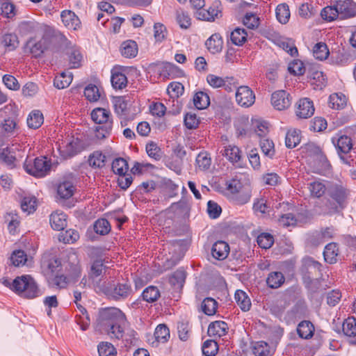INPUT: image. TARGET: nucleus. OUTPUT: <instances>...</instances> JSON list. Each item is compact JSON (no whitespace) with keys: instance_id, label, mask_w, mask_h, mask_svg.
I'll return each mask as SVG.
<instances>
[{"instance_id":"1","label":"nucleus","mask_w":356,"mask_h":356,"mask_svg":"<svg viewBox=\"0 0 356 356\" xmlns=\"http://www.w3.org/2000/svg\"><path fill=\"white\" fill-rule=\"evenodd\" d=\"M128 323L124 314L117 308L103 310L97 320L98 329L106 333L111 339H124Z\"/></svg>"},{"instance_id":"2","label":"nucleus","mask_w":356,"mask_h":356,"mask_svg":"<svg viewBox=\"0 0 356 356\" xmlns=\"http://www.w3.org/2000/svg\"><path fill=\"white\" fill-rule=\"evenodd\" d=\"M91 118L97 126L95 127V136L98 139L108 137L113 128L111 113L103 108H96L91 112Z\"/></svg>"},{"instance_id":"3","label":"nucleus","mask_w":356,"mask_h":356,"mask_svg":"<svg viewBox=\"0 0 356 356\" xmlns=\"http://www.w3.org/2000/svg\"><path fill=\"white\" fill-rule=\"evenodd\" d=\"M13 291L26 298H34L40 296V289L30 275H22L13 280Z\"/></svg>"},{"instance_id":"4","label":"nucleus","mask_w":356,"mask_h":356,"mask_svg":"<svg viewBox=\"0 0 356 356\" xmlns=\"http://www.w3.org/2000/svg\"><path fill=\"white\" fill-rule=\"evenodd\" d=\"M327 193L332 201L327 205L329 213L337 212L345 207L348 192L342 184H330L327 186Z\"/></svg>"},{"instance_id":"5","label":"nucleus","mask_w":356,"mask_h":356,"mask_svg":"<svg viewBox=\"0 0 356 356\" xmlns=\"http://www.w3.org/2000/svg\"><path fill=\"white\" fill-rule=\"evenodd\" d=\"M102 290L109 298L120 300L127 298L131 293V288L126 283L112 281L105 283Z\"/></svg>"},{"instance_id":"6","label":"nucleus","mask_w":356,"mask_h":356,"mask_svg":"<svg viewBox=\"0 0 356 356\" xmlns=\"http://www.w3.org/2000/svg\"><path fill=\"white\" fill-rule=\"evenodd\" d=\"M332 142L337 149L341 160L348 165H353V163H356V161L346 156L353 149L352 139L348 136L341 135L337 138H332Z\"/></svg>"},{"instance_id":"7","label":"nucleus","mask_w":356,"mask_h":356,"mask_svg":"<svg viewBox=\"0 0 356 356\" xmlns=\"http://www.w3.org/2000/svg\"><path fill=\"white\" fill-rule=\"evenodd\" d=\"M25 170L35 177H44L50 170L51 163L46 157L36 158L33 163L26 161L24 163Z\"/></svg>"},{"instance_id":"8","label":"nucleus","mask_w":356,"mask_h":356,"mask_svg":"<svg viewBox=\"0 0 356 356\" xmlns=\"http://www.w3.org/2000/svg\"><path fill=\"white\" fill-rule=\"evenodd\" d=\"M235 98L237 104L243 108L250 107L255 102L254 92L247 86H241L237 88Z\"/></svg>"},{"instance_id":"9","label":"nucleus","mask_w":356,"mask_h":356,"mask_svg":"<svg viewBox=\"0 0 356 356\" xmlns=\"http://www.w3.org/2000/svg\"><path fill=\"white\" fill-rule=\"evenodd\" d=\"M59 149L65 158L72 157L82 150L81 142L78 138H70L62 142Z\"/></svg>"},{"instance_id":"10","label":"nucleus","mask_w":356,"mask_h":356,"mask_svg":"<svg viewBox=\"0 0 356 356\" xmlns=\"http://www.w3.org/2000/svg\"><path fill=\"white\" fill-rule=\"evenodd\" d=\"M341 19L356 15V5L352 0H337L334 5Z\"/></svg>"},{"instance_id":"11","label":"nucleus","mask_w":356,"mask_h":356,"mask_svg":"<svg viewBox=\"0 0 356 356\" xmlns=\"http://www.w3.org/2000/svg\"><path fill=\"white\" fill-rule=\"evenodd\" d=\"M271 103L275 109L278 111L284 110L291 105L289 94L285 90H277L272 94Z\"/></svg>"},{"instance_id":"12","label":"nucleus","mask_w":356,"mask_h":356,"mask_svg":"<svg viewBox=\"0 0 356 356\" xmlns=\"http://www.w3.org/2000/svg\"><path fill=\"white\" fill-rule=\"evenodd\" d=\"M19 33L22 35H36L44 29V26L34 21H24L18 26Z\"/></svg>"},{"instance_id":"13","label":"nucleus","mask_w":356,"mask_h":356,"mask_svg":"<svg viewBox=\"0 0 356 356\" xmlns=\"http://www.w3.org/2000/svg\"><path fill=\"white\" fill-rule=\"evenodd\" d=\"M127 67H115L111 70V83L115 89H122L127 86V79L122 72L125 71Z\"/></svg>"},{"instance_id":"14","label":"nucleus","mask_w":356,"mask_h":356,"mask_svg":"<svg viewBox=\"0 0 356 356\" xmlns=\"http://www.w3.org/2000/svg\"><path fill=\"white\" fill-rule=\"evenodd\" d=\"M296 115L300 118H310L314 113L313 102L308 98L299 100L297 104Z\"/></svg>"},{"instance_id":"15","label":"nucleus","mask_w":356,"mask_h":356,"mask_svg":"<svg viewBox=\"0 0 356 356\" xmlns=\"http://www.w3.org/2000/svg\"><path fill=\"white\" fill-rule=\"evenodd\" d=\"M232 80V78H222L212 74H209L207 76V81L210 86L213 88L224 87L225 89L228 92H231L232 90L231 86V82Z\"/></svg>"},{"instance_id":"16","label":"nucleus","mask_w":356,"mask_h":356,"mask_svg":"<svg viewBox=\"0 0 356 356\" xmlns=\"http://www.w3.org/2000/svg\"><path fill=\"white\" fill-rule=\"evenodd\" d=\"M76 190V187L72 179H63L57 186V195L63 200L70 198Z\"/></svg>"},{"instance_id":"17","label":"nucleus","mask_w":356,"mask_h":356,"mask_svg":"<svg viewBox=\"0 0 356 356\" xmlns=\"http://www.w3.org/2000/svg\"><path fill=\"white\" fill-rule=\"evenodd\" d=\"M60 17L65 26L69 29L76 30L81 26V21L74 12L65 10L61 12Z\"/></svg>"},{"instance_id":"18","label":"nucleus","mask_w":356,"mask_h":356,"mask_svg":"<svg viewBox=\"0 0 356 356\" xmlns=\"http://www.w3.org/2000/svg\"><path fill=\"white\" fill-rule=\"evenodd\" d=\"M41 266L44 273L49 277H53L61 269L60 261L56 258L43 260Z\"/></svg>"},{"instance_id":"19","label":"nucleus","mask_w":356,"mask_h":356,"mask_svg":"<svg viewBox=\"0 0 356 356\" xmlns=\"http://www.w3.org/2000/svg\"><path fill=\"white\" fill-rule=\"evenodd\" d=\"M228 330L227 324L222 321H216L209 324L207 333L211 337H221L225 336Z\"/></svg>"},{"instance_id":"20","label":"nucleus","mask_w":356,"mask_h":356,"mask_svg":"<svg viewBox=\"0 0 356 356\" xmlns=\"http://www.w3.org/2000/svg\"><path fill=\"white\" fill-rule=\"evenodd\" d=\"M69 259L72 260L66 266V269L68 272L69 279L73 282L77 281L78 278L80 277L81 274V268L79 264L77 257L75 254H72Z\"/></svg>"},{"instance_id":"21","label":"nucleus","mask_w":356,"mask_h":356,"mask_svg":"<svg viewBox=\"0 0 356 356\" xmlns=\"http://www.w3.org/2000/svg\"><path fill=\"white\" fill-rule=\"evenodd\" d=\"M229 251V245L222 241L216 242L211 249L212 256L218 260H223L227 258Z\"/></svg>"},{"instance_id":"22","label":"nucleus","mask_w":356,"mask_h":356,"mask_svg":"<svg viewBox=\"0 0 356 356\" xmlns=\"http://www.w3.org/2000/svg\"><path fill=\"white\" fill-rule=\"evenodd\" d=\"M49 222L54 230H63L67 226V216L63 212L56 211L50 215Z\"/></svg>"},{"instance_id":"23","label":"nucleus","mask_w":356,"mask_h":356,"mask_svg":"<svg viewBox=\"0 0 356 356\" xmlns=\"http://www.w3.org/2000/svg\"><path fill=\"white\" fill-rule=\"evenodd\" d=\"M113 104L116 113L121 116H126L131 106V102L124 97H115Z\"/></svg>"},{"instance_id":"24","label":"nucleus","mask_w":356,"mask_h":356,"mask_svg":"<svg viewBox=\"0 0 356 356\" xmlns=\"http://www.w3.org/2000/svg\"><path fill=\"white\" fill-rule=\"evenodd\" d=\"M223 41L218 33L213 34L207 41L206 46L212 54L220 52L222 49Z\"/></svg>"},{"instance_id":"25","label":"nucleus","mask_w":356,"mask_h":356,"mask_svg":"<svg viewBox=\"0 0 356 356\" xmlns=\"http://www.w3.org/2000/svg\"><path fill=\"white\" fill-rule=\"evenodd\" d=\"M300 143V131L296 129H289L285 137V144L288 148L296 147Z\"/></svg>"},{"instance_id":"26","label":"nucleus","mask_w":356,"mask_h":356,"mask_svg":"<svg viewBox=\"0 0 356 356\" xmlns=\"http://www.w3.org/2000/svg\"><path fill=\"white\" fill-rule=\"evenodd\" d=\"M234 298L241 310L244 312L250 310L251 302L245 292L242 290H236L234 294Z\"/></svg>"},{"instance_id":"27","label":"nucleus","mask_w":356,"mask_h":356,"mask_svg":"<svg viewBox=\"0 0 356 356\" xmlns=\"http://www.w3.org/2000/svg\"><path fill=\"white\" fill-rule=\"evenodd\" d=\"M222 154L232 163H237L241 159V152L239 148L235 145L225 147Z\"/></svg>"},{"instance_id":"28","label":"nucleus","mask_w":356,"mask_h":356,"mask_svg":"<svg viewBox=\"0 0 356 356\" xmlns=\"http://www.w3.org/2000/svg\"><path fill=\"white\" fill-rule=\"evenodd\" d=\"M252 353L255 356H272L273 351L264 341H257L252 345Z\"/></svg>"},{"instance_id":"29","label":"nucleus","mask_w":356,"mask_h":356,"mask_svg":"<svg viewBox=\"0 0 356 356\" xmlns=\"http://www.w3.org/2000/svg\"><path fill=\"white\" fill-rule=\"evenodd\" d=\"M339 254V248L337 243H330L327 244L324 250L323 255L325 260L330 264H334L337 261V257Z\"/></svg>"},{"instance_id":"30","label":"nucleus","mask_w":356,"mask_h":356,"mask_svg":"<svg viewBox=\"0 0 356 356\" xmlns=\"http://www.w3.org/2000/svg\"><path fill=\"white\" fill-rule=\"evenodd\" d=\"M284 276L281 272H272L268 275L266 279V283L271 289L280 287L284 284Z\"/></svg>"},{"instance_id":"31","label":"nucleus","mask_w":356,"mask_h":356,"mask_svg":"<svg viewBox=\"0 0 356 356\" xmlns=\"http://www.w3.org/2000/svg\"><path fill=\"white\" fill-rule=\"evenodd\" d=\"M252 209L256 213L266 214L270 212V206L267 199L261 196L254 200Z\"/></svg>"},{"instance_id":"32","label":"nucleus","mask_w":356,"mask_h":356,"mask_svg":"<svg viewBox=\"0 0 356 356\" xmlns=\"http://www.w3.org/2000/svg\"><path fill=\"white\" fill-rule=\"evenodd\" d=\"M71 68H78L81 65L83 56L77 47H72L67 50Z\"/></svg>"},{"instance_id":"33","label":"nucleus","mask_w":356,"mask_h":356,"mask_svg":"<svg viewBox=\"0 0 356 356\" xmlns=\"http://www.w3.org/2000/svg\"><path fill=\"white\" fill-rule=\"evenodd\" d=\"M314 327L313 324L309 321H302L299 323L297 332L299 336L302 339H309L314 334Z\"/></svg>"},{"instance_id":"34","label":"nucleus","mask_w":356,"mask_h":356,"mask_svg":"<svg viewBox=\"0 0 356 356\" xmlns=\"http://www.w3.org/2000/svg\"><path fill=\"white\" fill-rule=\"evenodd\" d=\"M193 103L197 109L201 110L206 108L209 105L210 99L206 92L200 91L194 95Z\"/></svg>"},{"instance_id":"35","label":"nucleus","mask_w":356,"mask_h":356,"mask_svg":"<svg viewBox=\"0 0 356 356\" xmlns=\"http://www.w3.org/2000/svg\"><path fill=\"white\" fill-rule=\"evenodd\" d=\"M248 33L244 29L236 28L230 34V40L233 44L240 46L247 40Z\"/></svg>"},{"instance_id":"36","label":"nucleus","mask_w":356,"mask_h":356,"mask_svg":"<svg viewBox=\"0 0 356 356\" xmlns=\"http://www.w3.org/2000/svg\"><path fill=\"white\" fill-rule=\"evenodd\" d=\"M329 104L334 109H341L346 105V98L342 93H334L330 96Z\"/></svg>"},{"instance_id":"37","label":"nucleus","mask_w":356,"mask_h":356,"mask_svg":"<svg viewBox=\"0 0 356 356\" xmlns=\"http://www.w3.org/2000/svg\"><path fill=\"white\" fill-rule=\"evenodd\" d=\"M314 161L315 162V170L319 174H325L330 168V164L323 153Z\"/></svg>"},{"instance_id":"38","label":"nucleus","mask_w":356,"mask_h":356,"mask_svg":"<svg viewBox=\"0 0 356 356\" xmlns=\"http://www.w3.org/2000/svg\"><path fill=\"white\" fill-rule=\"evenodd\" d=\"M94 231L99 235H106L111 231L110 222L105 218L97 220L93 225Z\"/></svg>"},{"instance_id":"39","label":"nucleus","mask_w":356,"mask_h":356,"mask_svg":"<svg viewBox=\"0 0 356 356\" xmlns=\"http://www.w3.org/2000/svg\"><path fill=\"white\" fill-rule=\"evenodd\" d=\"M43 115L39 111L31 113L27 118V124L32 129L39 128L43 123Z\"/></svg>"},{"instance_id":"40","label":"nucleus","mask_w":356,"mask_h":356,"mask_svg":"<svg viewBox=\"0 0 356 356\" xmlns=\"http://www.w3.org/2000/svg\"><path fill=\"white\" fill-rule=\"evenodd\" d=\"M277 20L281 24H286L290 17L289 6L285 3L279 4L275 10Z\"/></svg>"},{"instance_id":"41","label":"nucleus","mask_w":356,"mask_h":356,"mask_svg":"<svg viewBox=\"0 0 356 356\" xmlns=\"http://www.w3.org/2000/svg\"><path fill=\"white\" fill-rule=\"evenodd\" d=\"M154 337L159 343H165L170 338L169 328L164 324H159L155 329Z\"/></svg>"},{"instance_id":"42","label":"nucleus","mask_w":356,"mask_h":356,"mask_svg":"<svg viewBox=\"0 0 356 356\" xmlns=\"http://www.w3.org/2000/svg\"><path fill=\"white\" fill-rule=\"evenodd\" d=\"M21 208L28 214L33 213L37 208V200L34 196L24 197L21 202Z\"/></svg>"},{"instance_id":"43","label":"nucleus","mask_w":356,"mask_h":356,"mask_svg":"<svg viewBox=\"0 0 356 356\" xmlns=\"http://www.w3.org/2000/svg\"><path fill=\"white\" fill-rule=\"evenodd\" d=\"M79 238V234L76 230L70 229L59 234L58 239L65 243H73Z\"/></svg>"},{"instance_id":"44","label":"nucleus","mask_w":356,"mask_h":356,"mask_svg":"<svg viewBox=\"0 0 356 356\" xmlns=\"http://www.w3.org/2000/svg\"><path fill=\"white\" fill-rule=\"evenodd\" d=\"M72 81V74L65 72L60 74V76H56L54 81V85L58 89H63L70 86Z\"/></svg>"},{"instance_id":"45","label":"nucleus","mask_w":356,"mask_h":356,"mask_svg":"<svg viewBox=\"0 0 356 356\" xmlns=\"http://www.w3.org/2000/svg\"><path fill=\"white\" fill-rule=\"evenodd\" d=\"M342 330L348 337L356 336V318L349 317L346 319L342 325Z\"/></svg>"},{"instance_id":"46","label":"nucleus","mask_w":356,"mask_h":356,"mask_svg":"<svg viewBox=\"0 0 356 356\" xmlns=\"http://www.w3.org/2000/svg\"><path fill=\"white\" fill-rule=\"evenodd\" d=\"M329 53L327 45L323 42H318L314 47L313 55L316 59L320 60H325Z\"/></svg>"},{"instance_id":"47","label":"nucleus","mask_w":356,"mask_h":356,"mask_svg":"<svg viewBox=\"0 0 356 356\" xmlns=\"http://www.w3.org/2000/svg\"><path fill=\"white\" fill-rule=\"evenodd\" d=\"M6 221L8 222V229L10 234H15L17 229L19 225V218L17 214L10 212L5 216Z\"/></svg>"},{"instance_id":"48","label":"nucleus","mask_w":356,"mask_h":356,"mask_svg":"<svg viewBox=\"0 0 356 356\" xmlns=\"http://www.w3.org/2000/svg\"><path fill=\"white\" fill-rule=\"evenodd\" d=\"M128 169L127 161L122 158L115 159L112 163V170L113 172L119 175L126 174Z\"/></svg>"},{"instance_id":"49","label":"nucleus","mask_w":356,"mask_h":356,"mask_svg":"<svg viewBox=\"0 0 356 356\" xmlns=\"http://www.w3.org/2000/svg\"><path fill=\"white\" fill-rule=\"evenodd\" d=\"M252 129L257 136L263 138H265L269 131L268 123L264 121L256 120L252 122Z\"/></svg>"},{"instance_id":"50","label":"nucleus","mask_w":356,"mask_h":356,"mask_svg":"<svg viewBox=\"0 0 356 356\" xmlns=\"http://www.w3.org/2000/svg\"><path fill=\"white\" fill-rule=\"evenodd\" d=\"M143 299L148 302H153L160 297V292L156 286H150L142 293Z\"/></svg>"},{"instance_id":"51","label":"nucleus","mask_w":356,"mask_h":356,"mask_svg":"<svg viewBox=\"0 0 356 356\" xmlns=\"http://www.w3.org/2000/svg\"><path fill=\"white\" fill-rule=\"evenodd\" d=\"M211 164V158L207 152L200 153L196 158L197 168L202 171L207 170Z\"/></svg>"},{"instance_id":"52","label":"nucleus","mask_w":356,"mask_h":356,"mask_svg":"<svg viewBox=\"0 0 356 356\" xmlns=\"http://www.w3.org/2000/svg\"><path fill=\"white\" fill-rule=\"evenodd\" d=\"M217 305L218 303L214 299L207 298L202 303V309L205 314L211 316L216 314Z\"/></svg>"},{"instance_id":"53","label":"nucleus","mask_w":356,"mask_h":356,"mask_svg":"<svg viewBox=\"0 0 356 356\" xmlns=\"http://www.w3.org/2000/svg\"><path fill=\"white\" fill-rule=\"evenodd\" d=\"M185 270L182 268H179L171 275L170 277V282L175 286L182 287L185 282Z\"/></svg>"},{"instance_id":"54","label":"nucleus","mask_w":356,"mask_h":356,"mask_svg":"<svg viewBox=\"0 0 356 356\" xmlns=\"http://www.w3.org/2000/svg\"><path fill=\"white\" fill-rule=\"evenodd\" d=\"M308 188L311 193V195L314 197H321L327 190L325 184L321 181H314L309 184Z\"/></svg>"},{"instance_id":"55","label":"nucleus","mask_w":356,"mask_h":356,"mask_svg":"<svg viewBox=\"0 0 356 356\" xmlns=\"http://www.w3.org/2000/svg\"><path fill=\"white\" fill-rule=\"evenodd\" d=\"M99 356H116L117 351L114 346L108 342H102L98 346Z\"/></svg>"},{"instance_id":"56","label":"nucleus","mask_w":356,"mask_h":356,"mask_svg":"<svg viewBox=\"0 0 356 356\" xmlns=\"http://www.w3.org/2000/svg\"><path fill=\"white\" fill-rule=\"evenodd\" d=\"M2 43L9 51H13L17 47L19 41L15 34L8 33L3 36Z\"/></svg>"},{"instance_id":"57","label":"nucleus","mask_w":356,"mask_h":356,"mask_svg":"<svg viewBox=\"0 0 356 356\" xmlns=\"http://www.w3.org/2000/svg\"><path fill=\"white\" fill-rule=\"evenodd\" d=\"M15 156L11 154L10 149L6 147L0 152V163L6 164L13 168L15 166Z\"/></svg>"},{"instance_id":"58","label":"nucleus","mask_w":356,"mask_h":356,"mask_svg":"<svg viewBox=\"0 0 356 356\" xmlns=\"http://www.w3.org/2000/svg\"><path fill=\"white\" fill-rule=\"evenodd\" d=\"M259 246L264 249L270 248L274 243L273 236L268 233H261L257 239Z\"/></svg>"},{"instance_id":"59","label":"nucleus","mask_w":356,"mask_h":356,"mask_svg":"<svg viewBox=\"0 0 356 356\" xmlns=\"http://www.w3.org/2000/svg\"><path fill=\"white\" fill-rule=\"evenodd\" d=\"M106 156L99 152H95L89 157L88 162L93 168H102L105 164Z\"/></svg>"},{"instance_id":"60","label":"nucleus","mask_w":356,"mask_h":356,"mask_svg":"<svg viewBox=\"0 0 356 356\" xmlns=\"http://www.w3.org/2000/svg\"><path fill=\"white\" fill-rule=\"evenodd\" d=\"M218 350V343L212 339L207 340L202 346V353L205 356H214Z\"/></svg>"},{"instance_id":"61","label":"nucleus","mask_w":356,"mask_h":356,"mask_svg":"<svg viewBox=\"0 0 356 356\" xmlns=\"http://www.w3.org/2000/svg\"><path fill=\"white\" fill-rule=\"evenodd\" d=\"M84 95L90 102H97L100 98L99 88L95 85L92 84H90L86 87Z\"/></svg>"},{"instance_id":"62","label":"nucleus","mask_w":356,"mask_h":356,"mask_svg":"<svg viewBox=\"0 0 356 356\" xmlns=\"http://www.w3.org/2000/svg\"><path fill=\"white\" fill-rule=\"evenodd\" d=\"M106 272V267L102 259L94 261L90 268V276L92 278L100 276L103 273Z\"/></svg>"},{"instance_id":"63","label":"nucleus","mask_w":356,"mask_h":356,"mask_svg":"<svg viewBox=\"0 0 356 356\" xmlns=\"http://www.w3.org/2000/svg\"><path fill=\"white\" fill-rule=\"evenodd\" d=\"M218 10L210 8L208 10L202 9L197 13V17L202 20L213 21L217 17Z\"/></svg>"},{"instance_id":"64","label":"nucleus","mask_w":356,"mask_h":356,"mask_svg":"<svg viewBox=\"0 0 356 356\" xmlns=\"http://www.w3.org/2000/svg\"><path fill=\"white\" fill-rule=\"evenodd\" d=\"M270 311L276 316H280L286 308V302L282 299H277L269 306Z\"/></svg>"}]
</instances>
